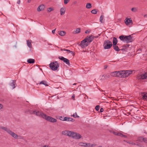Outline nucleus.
Segmentation results:
<instances>
[{
    "mask_svg": "<svg viewBox=\"0 0 147 147\" xmlns=\"http://www.w3.org/2000/svg\"><path fill=\"white\" fill-rule=\"evenodd\" d=\"M119 38L121 40L127 43L131 42L133 40V37L131 35L126 36L122 35L119 36Z\"/></svg>",
    "mask_w": 147,
    "mask_h": 147,
    "instance_id": "nucleus-1",
    "label": "nucleus"
},
{
    "mask_svg": "<svg viewBox=\"0 0 147 147\" xmlns=\"http://www.w3.org/2000/svg\"><path fill=\"white\" fill-rule=\"evenodd\" d=\"M132 73V71L130 70L122 71H119V77L126 78L130 74Z\"/></svg>",
    "mask_w": 147,
    "mask_h": 147,
    "instance_id": "nucleus-2",
    "label": "nucleus"
},
{
    "mask_svg": "<svg viewBox=\"0 0 147 147\" xmlns=\"http://www.w3.org/2000/svg\"><path fill=\"white\" fill-rule=\"evenodd\" d=\"M0 128L6 131L8 133L11 135L12 137L15 138L17 139L18 138V135L12 132L9 129L4 127H1Z\"/></svg>",
    "mask_w": 147,
    "mask_h": 147,
    "instance_id": "nucleus-3",
    "label": "nucleus"
},
{
    "mask_svg": "<svg viewBox=\"0 0 147 147\" xmlns=\"http://www.w3.org/2000/svg\"><path fill=\"white\" fill-rule=\"evenodd\" d=\"M41 117L45 119L46 120L52 123H54L57 121V119L51 117L47 116L46 114L43 113H42Z\"/></svg>",
    "mask_w": 147,
    "mask_h": 147,
    "instance_id": "nucleus-4",
    "label": "nucleus"
},
{
    "mask_svg": "<svg viewBox=\"0 0 147 147\" xmlns=\"http://www.w3.org/2000/svg\"><path fill=\"white\" fill-rule=\"evenodd\" d=\"M49 66L52 70L55 71L59 67V64L57 61H55L51 63L49 65Z\"/></svg>",
    "mask_w": 147,
    "mask_h": 147,
    "instance_id": "nucleus-5",
    "label": "nucleus"
},
{
    "mask_svg": "<svg viewBox=\"0 0 147 147\" xmlns=\"http://www.w3.org/2000/svg\"><path fill=\"white\" fill-rule=\"evenodd\" d=\"M112 42L109 40L105 41L103 44V47L105 49H109L112 46Z\"/></svg>",
    "mask_w": 147,
    "mask_h": 147,
    "instance_id": "nucleus-6",
    "label": "nucleus"
},
{
    "mask_svg": "<svg viewBox=\"0 0 147 147\" xmlns=\"http://www.w3.org/2000/svg\"><path fill=\"white\" fill-rule=\"evenodd\" d=\"M71 134L70 135V137H72L74 139H78L82 137L80 134L71 131Z\"/></svg>",
    "mask_w": 147,
    "mask_h": 147,
    "instance_id": "nucleus-7",
    "label": "nucleus"
},
{
    "mask_svg": "<svg viewBox=\"0 0 147 147\" xmlns=\"http://www.w3.org/2000/svg\"><path fill=\"white\" fill-rule=\"evenodd\" d=\"M110 132L111 133H112L113 134L115 135L119 136L122 137H124L125 138H126L127 137V136L124 135V134H126L123 132H121L123 133V134L122 133H121L119 132H116L113 131H111Z\"/></svg>",
    "mask_w": 147,
    "mask_h": 147,
    "instance_id": "nucleus-8",
    "label": "nucleus"
},
{
    "mask_svg": "<svg viewBox=\"0 0 147 147\" xmlns=\"http://www.w3.org/2000/svg\"><path fill=\"white\" fill-rule=\"evenodd\" d=\"M30 113L31 114L35 115L41 117L42 115V113H43V112L41 111H30Z\"/></svg>",
    "mask_w": 147,
    "mask_h": 147,
    "instance_id": "nucleus-9",
    "label": "nucleus"
},
{
    "mask_svg": "<svg viewBox=\"0 0 147 147\" xmlns=\"http://www.w3.org/2000/svg\"><path fill=\"white\" fill-rule=\"evenodd\" d=\"M87 42V41L84 39L81 41V43L79 44V45L82 48H84L87 47L89 45Z\"/></svg>",
    "mask_w": 147,
    "mask_h": 147,
    "instance_id": "nucleus-10",
    "label": "nucleus"
},
{
    "mask_svg": "<svg viewBox=\"0 0 147 147\" xmlns=\"http://www.w3.org/2000/svg\"><path fill=\"white\" fill-rule=\"evenodd\" d=\"M94 38V36L92 35H91L89 36H87L85 39H86V40L87 41V42L89 44L90 42L92 41Z\"/></svg>",
    "mask_w": 147,
    "mask_h": 147,
    "instance_id": "nucleus-11",
    "label": "nucleus"
},
{
    "mask_svg": "<svg viewBox=\"0 0 147 147\" xmlns=\"http://www.w3.org/2000/svg\"><path fill=\"white\" fill-rule=\"evenodd\" d=\"M58 58L59 59L63 61V62L65 63L68 65H70L69 61L68 59L65 58L62 56H59Z\"/></svg>",
    "mask_w": 147,
    "mask_h": 147,
    "instance_id": "nucleus-12",
    "label": "nucleus"
},
{
    "mask_svg": "<svg viewBox=\"0 0 147 147\" xmlns=\"http://www.w3.org/2000/svg\"><path fill=\"white\" fill-rule=\"evenodd\" d=\"M125 24L127 26H129L133 24V22L131 18H126L124 20Z\"/></svg>",
    "mask_w": 147,
    "mask_h": 147,
    "instance_id": "nucleus-13",
    "label": "nucleus"
},
{
    "mask_svg": "<svg viewBox=\"0 0 147 147\" xmlns=\"http://www.w3.org/2000/svg\"><path fill=\"white\" fill-rule=\"evenodd\" d=\"M137 78L139 80L146 79L147 78V73H145L142 75L138 76Z\"/></svg>",
    "mask_w": 147,
    "mask_h": 147,
    "instance_id": "nucleus-14",
    "label": "nucleus"
},
{
    "mask_svg": "<svg viewBox=\"0 0 147 147\" xmlns=\"http://www.w3.org/2000/svg\"><path fill=\"white\" fill-rule=\"evenodd\" d=\"M16 80H12L11 82L9 83V85L12 87V89L14 88L16 85Z\"/></svg>",
    "mask_w": 147,
    "mask_h": 147,
    "instance_id": "nucleus-15",
    "label": "nucleus"
},
{
    "mask_svg": "<svg viewBox=\"0 0 147 147\" xmlns=\"http://www.w3.org/2000/svg\"><path fill=\"white\" fill-rule=\"evenodd\" d=\"M71 131H64L62 132V134L64 135H66L70 137V135L71 134Z\"/></svg>",
    "mask_w": 147,
    "mask_h": 147,
    "instance_id": "nucleus-16",
    "label": "nucleus"
},
{
    "mask_svg": "<svg viewBox=\"0 0 147 147\" xmlns=\"http://www.w3.org/2000/svg\"><path fill=\"white\" fill-rule=\"evenodd\" d=\"M63 120L64 121H74V120L73 119V118L69 117H65L64 118Z\"/></svg>",
    "mask_w": 147,
    "mask_h": 147,
    "instance_id": "nucleus-17",
    "label": "nucleus"
},
{
    "mask_svg": "<svg viewBox=\"0 0 147 147\" xmlns=\"http://www.w3.org/2000/svg\"><path fill=\"white\" fill-rule=\"evenodd\" d=\"M119 71H116L111 73V76H112L119 77Z\"/></svg>",
    "mask_w": 147,
    "mask_h": 147,
    "instance_id": "nucleus-18",
    "label": "nucleus"
},
{
    "mask_svg": "<svg viewBox=\"0 0 147 147\" xmlns=\"http://www.w3.org/2000/svg\"><path fill=\"white\" fill-rule=\"evenodd\" d=\"M65 7H63L61 8L60 10V13L61 15H63L65 12Z\"/></svg>",
    "mask_w": 147,
    "mask_h": 147,
    "instance_id": "nucleus-19",
    "label": "nucleus"
},
{
    "mask_svg": "<svg viewBox=\"0 0 147 147\" xmlns=\"http://www.w3.org/2000/svg\"><path fill=\"white\" fill-rule=\"evenodd\" d=\"M45 8V6L43 5H41L39 6L37 9V11H40L43 10Z\"/></svg>",
    "mask_w": 147,
    "mask_h": 147,
    "instance_id": "nucleus-20",
    "label": "nucleus"
},
{
    "mask_svg": "<svg viewBox=\"0 0 147 147\" xmlns=\"http://www.w3.org/2000/svg\"><path fill=\"white\" fill-rule=\"evenodd\" d=\"M27 62L29 63H34L35 60L32 59H28Z\"/></svg>",
    "mask_w": 147,
    "mask_h": 147,
    "instance_id": "nucleus-21",
    "label": "nucleus"
},
{
    "mask_svg": "<svg viewBox=\"0 0 147 147\" xmlns=\"http://www.w3.org/2000/svg\"><path fill=\"white\" fill-rule=\"evenodd\" d=\"M113 45H117V40L116 38L115 37L113 38Z\"/></svg>",
    "mask_w": 147,
    "mask_h": 147,
    "instance_id": "nucleus-22",
    "label": "nucleus"
},
{
    "mask_svg": "<svg viewBox=\"0 0 147 147\" xmlns=\"http://www.w3.org/2000/svg\"><path fill=\"white\" fill-rule=\"evenodd\" d=\"M31 40H27V44L28 46L30 48H31L32 47V45L31 43Z\"/></svg>",
    "mask_w": 147,
    "mask_h": 147,
    "instance_id": "nucleus-23",
    "label": "nucleus"
},
{
    "mask_svg": "<svg viewBox=\"0 0 147 147\" xmlns=\"http://www.w3.org/2000/svg\"><path fill=\"white\" fill-rule=\"evenodd\" d=\"M38 84H42L45 85V86H48L47 82L46 81L44 80L41 81Z\"/></svg>",
    "mask_w": 147,
    "mask_h": 147,
    "instance_id": "nucleus-24",
    "label": "nucleus"
},
{
    "mask_svg": "<svg viewBox=\"0 0 147 147\" xmlns=\"http://www.w3.org/2000/svg\"><path fill=\"white\" fill-rule=\"evenodd\" d=\"M81 29L80 28H77L74 31L73 33L74 34H77L79 33L80 32Z\"/></svg>",
    "mask_w": 147,
    "mask_h": 147,
    "instance_id": "nucleus-25",
    "label": "nucleus"
},
{
    "mask_svg": "<svg viewBox=\"0 0 147 147\" xmlns=\"http://www.w3.org/2000/svg\"><path fill=\"white\" fill-rule=\"evenodd\" d=\"M142 98L143 99L147 100V93H143L142 94Z\"/></svg>",
    "mask_w": 147,
    "mask_h": 147,
    "instance_id": "nucleus-26",
    "label": "nucleus"
},
{
    "mask_svg": "<svg viewBox=\"0 0 147 147\" xmlns=\"http://www.w3.org/2000/svg\"><path fill=\"white\" fill-rule=\"evenodd\" d=\"M61 51H66V53H71L72 54H74V53L72 51H70V50L68 49H61Z\"/></svg>",
    "mask_w": 147,
    "mask_h": 147,
    "instance_id": "nucleus-27",
    "label": "nucleus"
},
{
    "mask_svg": "<svg viewBox=\"0 0 147 147\" xmlns=\"http://www.w3.org/2000/svg\"><path fill=\"white\" fill-rule=\"evenodd\" d=\"M113 47L114 49L117 51H118L120 50L118 46L116 45H113Z\"/></svg>",
    "mask_w": 147,
    "mask_h": 147,
    "instance_id": "nucleus-28",
    "label": "nucleus"
},
{
    "mask_svg": "<svg viewBox=\"0 0 147 147\" xmlns=\"http://www.w3.org/2000/svg\"><path fill=\"white\" fill-rule=\"evenodd\" d=\"M92 7L91 4L90 3H87L86 5V7L87 9H90Z\"/></svg>",
    "mask_w": 147,
    "mask_h": 147,
    "instance_id": "nucleus-29",
    "label": "nucleus"
},
{
    "mask_svg": "<svg viewBox=\"0 0 147 147\" xmlns=\"http://www.w3.org/2000/svg\"><path fill=\"white\" fill-rule=\"evenodd\" d=\"M66 34V32L64 31H60L59 33V35L61 36H64Z\"/></svg>",
    "mask_w": 147,
    "mask_h": 147,
    "instance_id": "nucleus-30",
    "label": "nucleus"
},
{
    "mask_svg": "<svg viewBox=\"0 0 147 147\" xmlns=\"http://www.w3.org/2000/svg\"><path fill=\"white\" fill-rule=\"evenodd\" d=\"M86 143H85L80 142L79 144V146H82L86 147Z\"/></svg>",
    "mask_w": 147,
    "mask_h": 147,
    "instance_id": "nucleus-31",
    "label": "nucleus"
},
{
    "mask_svg": "<svg viewBox=\"0 0 147 147\" xmlns=\"http://www.w3.org/2000/svg\"><path fill=\"white\" fill-rule=\"evenodd\" d=\"M131 11H132L135 12L138 11V9L136 7H133L131 9Z\"/></svg>",
    "mask_w": 147,
    "mask_h": 147,
    "instance_id": "nucleus-32",
    "label": "nucleus"
},
{
    "mask_svg": "<svg viewBox=\"0 0 147 147\" xmlns=\"http://www.w3.org/2000/svg\"><path fill=\"white\" fill-rule=\"evenodd\" d=\"M104 16L103 15L101 16L100 18V21L102 23H104V21H102L103 18H104Z\"/></svg>",
    "mask_w": 147,
    "mask_h": 147,
    "instance_id": "nucleus-33",
    "label": "nucleus"
},
{
    "mask_svg": "<svg viewBox=\"0 0 147 147\" xmlns=\"http://www.w3.org/2000/svg\"><path fill=\"white\" fill-rule=\"evenodd\" d=\"M143 138L144 137H139L137 141L140 142H142L143 141Z\"/></svg>",
    "mask_w": 147,
    "mask_h": 147,
    "instance_id": "nucleus-34",
    "label": "nucleus"
},
{
    "mask_svg": "<svg viewBox=\"0 0 147 147\" xmlns=\"http://www.w3.org/2000/svg\"><path fill=\"white\" fill-rule=\"evenodd\" d=\"M91 13L93 14H95L97 13V11L96 9H94L92 10L91 11Z\"/></svg>",
    "mask_w": 147,
    "mask_h": 147,
    "instance_id": "nucleus-35",
    "label": "nucleus"
},
{
    "mask_svg": "<svg viewBox=\"0 0 147 147\" xmlns=\"http://www.w3.org/2000/svg\"><path fill=\"white\" fill-rule=\"evenodd\" d=\"M3 105L1 104H0V111H2L3 109Z\"/></svg>",
    "mask_w": 147,
    "mask_h": 147,
    "instance_id": "nucleus-36",
    "label": "nucleus"
},
{
    "mask_svg": "<svg viewBox=\"0 0 147 147\" xmlns=\"http://www.w3.org/2000/svg\"><path fill=\"white\" fill-rule=\"evenodd\" d=\"M135 143H136V145L138 146L142 147V144H140V143L138 142H135Z\"/></svg>",
    "mask_w": 147,
    "mask_h": 147,
    "instance_id": "nucleus-37",
    "label": "nucleus"
},
{
    "mask_svg": "<svg viewBox=\"0 0 147 147\" xmlns=\"http://www.w3.org/2000/svg\"><path fill=\"white\" fill-rule=\"evenodd\" d=\"M53 10V9L51 7H49L47 9V11L49 12Z\"/></svg>",
    "mask_w": 147,
    "mask_h": 147,
    "instance_id": "nucleus-38",
    "label": "nucleus"
},
{
    "mask_svg": "<svg viewBox=\"0 0 147 147\" xmlns=\"http://www.w3.org/2000/svg\"><path fill=\"white\" fill-rule=\"evenodd\" d=\"M128 143L129 144H132V145H136V143H135V142H133L131 141L128 142Z\"/></svg>",
    "mask_w": 147,
    "mask_h": 147,
    "instance_id": "nucleus-39",
    "label": "nucleus"
},
{
    "mask_svg": "<svg viewBox=\"0 0 147 147\" xmlns=\"http://www.w3.org/2000/svg\"><path fill=\"white\" fill-rule=\"evenodd\" d=\"M143 141L146 143H147V138H143Z\"/></svg>",
    "mask_w": 147,
    "mask_h": 147,
    "instance_id": "nucleus-40",
    "label": "nucleus"
},
{
    "mask_svg": "<svg viewBox=\"0 0 147 147\" xmlns=\"http://www.w3.org/2000/svg\"><path fill=\"white\" fill-rule=\"evenodd\" d=\"M86 147H91V144L90 143H86Z\"/></svg>",
    "mask_w": 147,
    "mask_h": 147,
    "instance_id": "nucleus-41",
    "label": "nucleus"
},
{
    "mask_svg": "<svg viewBox=\"0 0 147 147\" xmlns=\"http://www.w3.org/2000/svg\"><path fill=\"white\" fill-rule=\"evenodd\" d=\"M100 107L99 105H97L95 107V109L96 111H98Z\"/></svg>",
    "mask_w": 147,
    "mask_h": 147,
    "instance_id": "nucleus-42",
    "label": "nucleus"
},
{
    "mask_svg": "<svg viewBox=\"0 0 147 147\" xmlns=\"http://www.w3.org/2000/svg\"><path fill=\"white\" fill-rule=\"evenodd\" d=\"M69 1V0H64V3L66 4L68 3Z\"/></svg>",
    "mask_w": 147,
    "mask_h": 147,
    "instance_id": "nucleus-43",
    "label": "nucleus"
},
{
    "mask_svg": "<svg viewBox=\"0 0 147 147\" xmlns=\"http://www.w3.org/2000/svg\"><path fill=\"white\" fill-rule=\"evenodd\" d=\"M106 76H106V75H103L102 76V78L101 79L103 80H105L106 79Z\"/></svg>",
    "mask_w": 147,
    "mask_h": 147,
    "instance_id": "nucleus-44",
    "label": "nucleus"
},
{
    "mask_svg": "<svg viewBox=\"0 0 147 147\" xmlns=\"http://www.w3.org/2000/svg\"><path fill=\"white\" fill-rule=\"evenodd\" d=\"M73 116L75 118H76V117H79L78 116H77V114L76 113H75L73 115Z\"/></svg>",
    "mask_w": 147,
    "mask_h": 147,
    "instance_id": "nucleus-45",
    "label": "nucleus"
},
{
    "mask_svg": "<svg viewBox=\"0 0 147 147\" xmlns=\"http://www.w3.org/2000/svg\"><path fill=\"white\" fill-rule=\"evenodd\" d=\"M91 32V30H86L85 32V33L86 34H88Z\"/></svg>",
    "mask_w": 147,
    "mask_h": 147,
    "instance_id": "nucleus-46",
    "label": "nucleus"
},
{
    "mask_svg": "<svg viewBox=\"0 0 147 147\" xmlns=\"http://www.w3.org/2000/svg\"><path fill=\"white\" fill-rule=\"evenodd\" d=\"M96 145V144H91V147H94Z\"/></svg>",
    "mask_w": 147,
    "mask_h": 147,
    "instance_id": "nucleus-47",
    "label": "nucleus"
},
{
    "mask_svg": "<svg viewBox=\"0 0 147 147\" xmlns=\"http://www.w3.org/2000/svg\"><path fill=\"white\" fill-rule=\"evenodd\" d=\"M72 98L74 100H75V95L74 94L72 96Z\"/></svg>",
    "mask_w": 147,
    "mask_h": 147,
    "instance_id": "nucleus-48",
    "label": "nucleus"
},
{
    "mask_svg": "<svg viewBox=\"0 0 147 147\" xmlns=\"http://www.w3.org/2000/svg\"><path fill=\"white\" fill-rule=\"evenodd\" d=\"M63 118H63V117L62 116H60L59 118V119L60 120L64 121L63 120Z\"/></svg>",
    "mask_w": 147,
    "mask_h": 147,
    "instance_id": "nucleus-49",
    "label": "nucleus"
},
{
    "mask_svg": "<svg viewBox=\"0 0 147 147\" xmlns=\"http://www.w3.org/2000/svg\"><path fill=\"white\" fill-rule=\"evenodd\" d=\"M103 109L102 108H101L100 109V112H102L103 111Z\"/></svg>",
    "mask_w": 147,
    "mask_h": 147,
    "instance_id": "nucleus-50",
    "label": "nucleus"
},
{
    "mask_svg": "<svg viewBox=\"0 0 147 147\" xmlns=\"http://www.w3.org/2000/svg\"><path fill=\"white\" fill-rule=\"evenodd\" d=\"M20 0H18L17 2V3L18 4H20Z\"/></svg>",
    "mask_w": 147,
    "mask_h": 147,
    "instance_id": "nucleus-51",
    "label": "nucleus"
},
{
    "mask_svg": "<svg viewBox=\"0 0 147 147\" xmlns=\"http://www.w3.org/2000/svg\"><path fill=\"white\" fill-rule=\"evenodd\" d=\"M55 30H56V29H55V30H53L52 31V33H53V34L55 33Z\"/></svg>",
    "mask_w": 147,
    "mask_h": 147,
    "instance_id": "nucleus-52",
    "label": "nucleus"
},
{
    "mask_svg": "<svg viewBox=\"0 0 147 147\" xmlns=\"http://www.w3.org/2000/svg\"><path fill=\"white\" fill-rule=\"evenodd\" d=\"M43 147H50V146L48 145H45Z\"/></svg>",
    "mask_w": 147,
    "mask_h": 147,
    "instance_id": "nucleus-53",
    "label": "nucleus"
},
{
    "mask_svg": "<svg viewBox=\"0 0 147 147\" xmlns=\"http://www.w3.org/2000/svg\"><path fill=\"white\" fill-rule=\"evenodd\" d=\"M77 3V1H75L74 2L73 4H76Z\"/></svg>",
    "mask_w": 147,
    "mask_h": 147,
    "instance_id": "nucleus-54",
    "label": "nucleus"
},
{
    "mask_svg": "<svg viewBox=\"0 0 147 147\" xmlns=\"http://www.w3.org/2000/svg\"><path fill=\"white\" fill-rule=\"evenodd\" d=\"M31 1V0H28V3H30V2Z\"/></svg>",
    "mask_w": 147,
    "mask_h": 147,
    "instance_id": "nucleus-55",
    "label": "nucleus"
},
{
    "mask_svg": "<svg viewBox=\"0 0 147 147\" xmlns=\"http://www.w3.org/2000/svg\"><path fill=\"white\" fill-rule=\"evenodd\" d=\"M98 36H94V38H98Z\"/></svg>",
    "mask_w": 147,
    "mask_h": 147,
    "instance_id": "nucleus-56",
    "label": "nucleus"
},
{
    "mask_svg": "<svg viewBox=\"0 0 147 147\" xmlns=\"http://www.w3.org/2000/svg\"><path fill=\"white\" fill-rule=\"evenodd\" d=\"M144 17H147V14L145 15H144Z\"/></svg>",
    "mask_w": 147,
    "mask_h": 147,
    "instance_id": "nucleus-57",
    "label": "nucleus"
},
{
    "mask_svg": "<svg viewBox=\"0 0 147 147\" xmlns=\"http://www.w3.org/2000/svg\"><path fill=\"white\" fill-rule=\"evenodd\" d=\"M126 47H129V45H127L126 46H125Z\"/></svg>",
    "mask_w": 147,
    "mask_h": 147,
    "instance_id": "nucleus-58",
    "label": "nucleus"
},
{
    "mask_svg": "<svg viewBox=\"0 0 147 147\" xmlns=\"http://www.w3.org/2000/svg\"><path fill=\"white\" fill-rule=\"evenodd\" d=\"M77 83H75L73 84V85H76V84Z\"/></svg>",
    "mask_w": 147,
    "mask_h": 147,
    "instance_id": "nucleus-59",
    "label": "nucleus"
},
{
    "mask_svg": "<svg viewBox=\"0 0 147 147\" xmlns=\"http://www.w3.org/2000/svg\"><path fill=\"white\" fill-rule=\"evenodd\" d=\"M85 98H88V96H86V97H85Z\"/></svg>",
    "mask_w": 147,
    "mask_h": 147,
    "instance_id": "nucleus-60",
    "label": "nucleus"
},
{
    "mask_svg": "<svg viewBox=\"0 0 147 147\" xmlns=\"http://www.w3.org/2000/svg\"><path fill=\"white\" fill-rule=\"evenodd\" d=\"M107 67H105L104 69H106Z\"/></svg>",
    "mask_w": 147,
    "mask_h": 147,
    "instance_id": "nucleus-61",
    "label": "nucleus"
},
{
    "mask_svg": "<svg viewBox=\"0 0 147 147\" xmlns=\"http://www.w3.org/2000/svg\"><path fill=\"white\" fill-rule=\"evenodd\" d=\"M64 53H66V51H65V52H64Z\"/></svg>",
    "mask_w": 147,
    "mask_h": 147,
    "instance_id": "nucleus-62",
    "label": "nucleus"
},
{
    "mask_svg": "<svg viewBox=\"0 0 147 147\" xmlns=\"http://www.w3.org/2000/svg\"><path fill=\"white\" fill-rule=\"evenodd\" d=\"M102 147V146H99V147Z\"/></svg>",
    "mask_w": 147,
    "mask_h": 147,
    "instance_id": "nucleus-63",
    "label": "nucleus"
},
{
    "mask_svg": "<svg viewBox=\"0 0 147 147\" xmlns=\"http://www.w3.org/2000/svg\"><path fill=\"white\" fill-rule=\"evenodd\" d=\"M85 51H83V52H85Z\"/></svg>",
    "mask_w": 147,
    "mask_h": 147,
    "instance_id": "nucleus-64",
    "label": "nucleus"
}]
</instances>
